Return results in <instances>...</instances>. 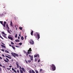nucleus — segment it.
Returning a JSON list of instances; mask_svg holds the SVG:
<instances>
[{"mask_svg": "<svg viewBox=\"0 0 73 73\" xmlns=\"http://www.w3.org/2000/svg\"><path fill=\"white\" fill-rule=\"evenodd\" d=\"M50 70H53V71L56 70V66L54 64H52V65H50Z\"/></svg>", "mask_w": 73, "mask_h": 73, "instance_id": "nucleus-1", "label": "nucleus"}, {"mask_svg": "<svg viewBox=\"0 0 73 73\" xmlns=\"http://www.w3.org/2000/svg\"><path fill=\"white\" fill-rule=\"evenodd\" d=\"M35 36L36 38L37 37V36H38V39L40 38V33H35L34 35Z\"/></svg>", "mask_w": 73, "mask_h": 73, "instance_id": "nucleus-2", "label": "nucleus"}, {"mask_svg": "<svg viewBox=\"0 0 73 73\" xmlns=\"http://www.w3.org/2000/svg\"><path fill=\"white\" fill-rule=\"evenodd\" d=\"M11 54L15 57V58H16V57H18L19 56V55L17 54H16L15 53L11 52Z\"/></svg>", "mask_w": 73, "mask_h": 73, "instance_id": "nucleus-3", "label": "nucleus"}, {"mask_svg": "<svg viewBox=\"0 0 73 73\" xmlns=\"http://www.w3.org/2000/svg\"><path fill=\"white\" fill-rule=\"evenodd\" d=\"M31 51H32L31 48H30L29 50H28V51L27 52H26V56H28V54H30V53H31V52H31Z\"/></svg>", "mask_w": 73, "mask_h": 73, "instance_id": "nucleus-4", "label": "nucleus"}, {"mask_svg": "<svg viewBox=\"0 0 73 73\" xmlns=\"http://www.w3.org/2000/svg\"><path fill=\"white\" fill-rule=\"evenodd\" d=\"M30 44H31L32 45H33L34 44V41L33 40V39H31L30 40Z\"/></svg>", "mask_w": 73, "mask_h": 73, "instance_id": "nucleus-5", "label": "nucleus"}, {"mask_svg": "<svg viewBox=\"0 0 73 73\" xmlns=\"http://www.w3.org/2000/svg\"><path fill=\"white\" fill-rule=\"evenodd\" d=\"M16 64L17 66V68H19V63L17 62H16Z\"/></svg>", "mask_w": 73, "mask_h": 73, "instance_id": "nucleus-6", "label": "nucleus"}, {"mask_svg": "<svg viewBox=\"0 0 73 73\" xmlns=\"http://www.w3.org/2000/svg\"><path fill=\"white\" fill-rule=\"evenodd\" d=\"M16 64L17 66V68H19V63L17 62H16Z\"/></svg>", "mask_w": 73, "mask_h": 73, "instance_id": "nucleus-7", "label": "nucleus"}, {"mask_svg": "<svg viewBox=\"0 0 73 73\" xmlns=\"http://www.w3.org/2000/svg\"><path fill=\"white\" fill-rule=\"evenodd\" d=\"M8 38H9V39H10V40H12V41L13 40V38H12V37L11 36H9L8 37Z\"/></svg>", "mask_w": 73, "mask_h": 73, "instance_id": "nucleus-8", "label": "nucleus"}, {"mask_svg": "<svg viewBox=\"0 0 73 73\" xmlns=\"http://www.w3.org/2000/svg\"><path fill=\"white\" fill-rule=\"evenodd\" d=\"M16 42H19L20 41V40L19 39H16L15 40Z\"/></svg>", "mask_w": 73, "mask_h": 73, "instance_id": "nucleus-9", "label": "nucleus"}, {"mask_svg": "<svg viewBox=\"0 0 73 73\" xmlns=\"http://www.w3.org/2000/svg\"><path fill=\"white\" fill-rule=\"evenodd\" d=\"M10 25L11 27H13V25H12V21H11Z\"/></svg>", "mask_w": 73, "mask_h": 73, "instance_id": "nucleus-10", "label": "nucleus"}, {"mask_svg": "<svg viewBox=\"0 0 73 73\" xmlns=\"http://www.w3.org/2000/svg\"><path fill=\"white\" fill-rule=\"evenodd\" d=\"M33 31H32L31 32V34L32 36H33Z\"/></svg>", "mask_w": 73, "mask_h": 73, "instance_id": "nucleus-11", "label": "nucleus"}, {"mask_svg": "<svg viewBox=\"0 0 73 73\" xmlns=\"http://www.w3.org/2000/svg\"><path fill=\"white\" fill-rule=\"evenodd\" d=\"M1 46L2 47V48H6L5 46L3 44H1Z\"/></svg>", "mask_w": 73, "mask_h": 73, "instance_id": "nucleus-12", "label": "nucleus"}, {"mask_svg": "<svg viewBox=\"0 0 73 73\" xmlns=\"http://www.w3.org/2000/svg\"><path fill=\"white\" fill-rule=\"evenodd\" d=\"M22 69L24 72H25V69H24V68H22Z\"/></svg>", "mask_w": 73, "mask_h": 73, "instance_id": "nucleus-13", "label": "nucleus"}, {"mask_svg": "<svg viewBox=\"0 0 73 73\" xmlns=\"http://www.w3.org/2000/svg\"><path fill=\"white\" fill-rule=\"evenodd\" d=\"M3 60L5 62H9L8 61L5 59H4Z\"/></svg>", "mask_w": 73, "mask_h": 73, "instance_id": "nucleus-14", "label": "nucleus"}, {"mask_svg": "<svg viewBox=\"0 0 73 73\" xmlns=\"http://www.w3.org/2000/svg\"><path fill=\"white\" fill-rule=\"evenodd\" d=\"M7 31L9 33V34H11V32H10V31H9V29L7 30Z\"/></svg>", "mask_w": 73, "mask_h": 73, "instance_id": "nucleus-15", "label": "nucleus"}, {"mask_svg": "<svg viewBox=\"0 0 73 73\" xmlns=\"http://www.w3.org/2000/svg\"><path fill=\"white\" fill-rule=\"evenodd\" d=\"M5 51L6 53H9V52L7 50H5Z\"/></svg>", "mask_w": 73, "mask_h": 73, "instance_id": "nucleus-16", "label": "nucleus"}, {"mask_svg": "<svg viewBox=\"0 0 73 73\" xmlns=\"http://www.w3.org/2000/svg\"><path fill=\"white\" fill-rule=\"evenodd\" d=\"M12 47L13 48L14 50H15V47L12 46Z\"/></svg>", "mask_w": 73, "mask_h": 73, "instance_id": "nucleus-17", "label": "nucleus"}, {"mask_svg": "<svg viewBox=\"0 0 73 73\" xmlns=\"http://www.w3.org/2000/svg\"><path fill=\"white\" fill-rule=\"evenodd\" d=\"M21 39L22 40H24V37H23V36H22L21 37Z\"/></svg>", "mask_w": 73, "mask_h": 73, "instance_id": "nucleus-18", "label": "nucleus"}, {"mask_svg": "<svg viewBox=\"0 0 73 73\" xmlns=\"http://www.w3.org/2000/svg\"><path fill=\"white\" fill-rule=\"evenodd\" d=\"M2 25H3V26L4 27V28H5V24H4L3 23Z\"/></svg>", "mask_w": 73, "mask_h": 73, "instance_id": "nucleus-19", "label": "nucleus"}, {"mask_svg": "<svg viewBox=\"0 0 73 73\" xmlns=\"http://www.w3.org/2000/svg\"><path fill=\"white\" fill-rule=\"evenodd\" d=\"M19 28V29H20V30H22V29H23L22 27H20Z\"/></svg>", "mask_w": 73, "mask_h": 73, "instance_id": "nucleus-20", "label": "nucleus"}, {"mask_svg": "<svg viewBox=\"0 0 73 73\" xmlns=\"http://www.w3.org/2000/svg\"><path fill=\"white\" fill-rule=\"evenodd\" d=\"M20 70V72L21 73H23V70Z\"/></svg>", "mask_w": 73, "mask_h": 73, "instance_id": "nucleus-21", "label": "nucleus"}, {"mask_svg": "<svg viewBox=\"0 0 73 73\" xmlns=\"http://www.w3.org/2000/svg\"><path fill=\"white\" fill-rule=\"evenodd\" d=\"M37 57V55H34V58H35V57Z\"/></svg>", "mask_w": 73, "mask_h": 73, "instance_id": "nucleus-22", "label": "nucleus"}, {"mask_svg": "<svg viewBox=\"0 0 73 73\" xmlns=\"http://www.w3.org/2000/svg\"><path fill=\"white\" fill-rule=\"evenodd\" d=\"M22 68H21V67L20 66H19V69H20V70H21V69Z\"/></svg>", "mask_w": 73, "mask_h": 73, "instance_id": "nucleus-23", "label": "nucleus"}, {"mask_svg": "<svg viewBox=\"0 0 73 73\" xmlns=\"http://www.w3.org/2000/svg\"><path fill=\"white\" fill-rule=\"evenodd\" d=\"M32 73H35V71H34V70H32Z\"/></svg>", "mask_w": 73, "mask_h": 73, "instance_id": "nucleus-24", "label": "nucleus"}, {"mask_svg": "<svg viewBox=\"0 0 73 73\" xmlns=\"http://www.w3.org/2000/svg\"><path fill=\"white\" fill-rule=\"evenodd\" d=\"M15 38H17V34H16V35H15Z\"/></svg>", "mask_w": 73, "mask_h": 73, "instance_id": "nucleus-25", "label": "nucleus"}, {"mask_svg": "<svg viewBox=\"0 0 73 73\" xmlns=\"http://www.w3.org/2000/svg\"><path fill=\"white\" fill-rule=\"evenodd\" d=\"M0 23L1 24H2V25L3 24V21H0Z\"/></svg>", "mask_w": 73, "mask_h": 73, "instance_id": "nucleus-26", "label": "nucleus"}, {"mask_svg": "<svg viewBox=\"0 0 73 73\" xmlns=\"http://www.w3.org/2000/svg\"><path fill=\"white\" fill-rule=\"evenodd\" d=\"M35 72L36 73H38V71L37 70H35Z\"/></svg>", "mask_w": 73, "mask_h": 73, "instance_id": "nucleus-27", "label": "nucleus"}, {"mask_svg": "<svg viewBox=\"0 0 73 73\" xmlns=\"http://www.w3.org/2000/svg\"><path fill=\"white\" fill-rule=\"evenodd\" d=\"M17 73H20V71H19V70H17Z\"/></svg>", "mask_w": 73, "mask_h": 73, "instance_id": "nucleus-28", "label": "nucleus"}, {"mask_svg": "<svg viewBox=\"0 0 73 73\" xmlns=\"http://www.w3.org/2000/svg\"><path fill=\"white\" fill-rule=\"evenodd\" d=\"M11 42V44H12V45H14V43L13 42Z\"/></svg>", "mask_w": 73, "mask_h": 73, "instance_id": "nucleus-29", "label": "nucleus"}, {"mask_svg": "<svg viewBox=\"0 0 73 73\" xmlns=\"http://www.w3.org/2000/svg\"><path fill=\"white\" fill-rule=\"evenodd\" d=\"M2 33L3 34V35H5V33H4V31L2 32Z\"/></svg>", "mask_w": 73, "mask_h": 73, "instance_id": "nucleus-30", "label": "nucleus"}, {"mask_svg": "<svg viewBox=\"0 0 73 73\" xmlns=\"http://www.w3.org/2000/svg\"><path fill=\"white\" fill-rule=\"evenodd\" d=\"M19 44L21 45H22V43H20Z\"/></svg>", "mask_w": 73, "mask_h": 73, "instance_id": "nucleus-31", "label": "nucleus"}, {"mask_svg": "<svg viewBox=\"0 0 73 73\" xmlns=\"http://www.w3.org/2000/svg\"><path fill=\"white\" fill-rule=\"evenodd\" d=\"M6 60H7V61H8H8H9V59H8V58H6Z\"/></svg>", "mask_w": 73, "mask_h": 73, "instance_id": "nucleus-32", "label": "nucleus"}, {"mask_svg": "<svg viewBox=\"0 0 73 73\" xmlns=\"http://www.w3.org/2000/svg\"><path fill=\"white\" fill-rule=\"evenodd\" d=\"M29 73H32V71H31V70H29Z\"/></svg>", "mask_w": 73, "mask_h": 73, "instance_id": "nucleus-33", "label": "nucleus"}, {"mask_svg": "<svg viewBox=\"0 0 73 73\" xmlns=\"http://www.w3.org/2000/svg\"><path fill=\"white\" fill-rule=\"evenodd\" d=\"M28 62H31V60H29Z\"/></svg>", "mask_w": 73, "mask_h": 73, "instance_id": "nucleus-34", "label": "nucleus"}, {"mask_svg": "<svg viewBox=\"0 0 73 73\" xmlns=\"http://www.w3.org/2000/svg\"><path fill=\"white\" fill-rule=\"evenodd\" d=\"M0 38H1L3 40L4 39V38H3V37H1V36H0Z\"/></svg>", "mask_w": 73, "mask_h": 73, "instance_id": "nucleus-35", "label": "nucleus"}, {"mask_svg": "<svg viewBox=\"0 0 73 73\" xmlns=\"http://www.w3.org/2000/svg\"><path fill=\"white\" fill-rule=\"evenodd\" d=\"M25 62H26L27 64H28V62L26 60H25Z\"/></svg>", "mask_w": 73, "mask_h": 73, "instance_id": "nucleus-36", "label": "nucleus"}, {"mask_svg": "<svg viewBox=\"0 0 73 73\" xmlns=\"http://www.w3.org/2000/svg\"><path fill=\"white\" fill-rule=\"evenodd\" d=\"M31 61H32V60H33V58H31Z\"/></svg>", "mask_w": 73, "mask_h": 73, "instance_id": "nucleus-37", "label": "nucleus"}, {"mask_svg": "<svg viewBox=\"0 0 73 73\" xmlns=\"http://www.w3.org/2000/svg\"><path fill=\"white\" fill-rule=\"evenodd\" d=\"M40 60L39 59L38 61V62H40Z\"/></svg>", "mask_w": 73, "mask_h": 73, "instance_id": "nucleus-38", "label": "nucleus"}, {"mask_svg": "<svg viewBox=\"0 0 73 73\" xmlns=\"http://www.w3.org/2000/svg\"><path fill=\"white\" fill-rule=\"evenodd\" d=\"M24 53H25L27 54V53H26V51H25L24 50Z\"/></svg>", "mask_w": 73, "mask_h": 73, "instance_id": "nucleus-39", "label": "nucleus"}, {"mask_svg": "<svg viewBox=\"0 0 73 73\" xmlns=\"http://www.w3.org/2000/svg\"><path fill=\"white\" fill-rule=\"evenodd\" d=\"M14 72H15V73H17V72H16V71L15 70H14Z\"/></svg>", "mask_w": 73, "mask_h": 73, "instance_id": "nucleus-40", "label": "nucleus"}, {"mask_svg": "<svg viewBox=\"0 0 73 73\" xmlns=\"http://www.w3.org/2000/svg\"><path fill=\"white\" fill-rule=\"evenodd\" d=\"M6 26L7 27H9V26H8V24H7L6 25Z\"/></svg>", "mask_w": 73, "mask_h": 73, "instance_id": "nucleus-41", "label": "nucleus"}, {"mask_svg": "<svg viewBox=\"0 0 73 73\" xmlns=\"http://www.w3.org/2000/svg\"><path fill=\"white\" fill-rule=\"evenodd\" d=\"M2 56H3V57H5V56H4V55L3 54H2Z\"/></svg>", "mask_w": 73, "mask_h": 73, "instance_id": "nucleus-42", "label": "nucleus"}, {"mask_svg": "<svg viewBox=\"0 0 73 73\" xmlns=\"http://www.w3.org/2000/svg\"><path fill=\"white\" fill-rule=\"evenodd\" d=\"M42 69H40V72H42Z\"/></svg>", "mask_w": 73, "mask_h": 73, "instance_id": "nucleus-43", "label": "nucleus"}, {"mask_svg": "<svg viewBox=\"0 0 73 73\" xmlns=\"http://www.w3.org/2000/svg\"><path fill=\"white\" fill-rule=\"evenodd\" d=\"M1 50H2V51H3V52H4V49H1Z\"/></svg>", "mask_w": 73, "mask_h": 73, "instance_id": "nucleus-44", "label": "nucleus"}, {"mask_svg": "<svg viewBox=\"0 0 73 73\" xmlns=\"http://www.w3.org/2000/svg\"><path fill=\"white\" fill-rule=\"evenodd\" d=\"M7 23L5 21L4 22V24H5Z\"/></svg>", "mask_w": 73, "mask_h": 73, "instance_id": "nucleus-45", "label": "nucleus"}, {"mask_svg": "<svg viewBox=\"0 0 73 73\" xmlns=\"http://www.w3.org/2000/svg\"><path fill=\"white\" fill-rule=\"evenodd\" d=\"M35 61H37V59H36V58H35Z\"/></svg>", "mask_w": 73, "mask_h": 73, "instance_id": "nucleus-46", "label": "nucleus"}, {"mask_svg": "<svg viewBox=\"0 0 73 73\" xmlns=\"http://www.w3.org/2000/svg\"><path fill=\"white\" fill-rule=\"evenodd\" d=\"M8 58H9V59H11V57H9V56Z\"/></svg>", "mask_w": 73, "mask_h": 73, "instance_id": "nucleus-47", "label": "nucleus"}, {"mask_svg": "<svg viewBox=\"0 0 73 73\" xmlns=\"http://www.w3.org/2000/svg\"><path fill=\"white\" fill-rule=\"evenodd\" d=\"M7 69L8 70H10L9 69V68H7Z\"/></svg>", "mask_w": 73, "mask_h": 73, "instance_id": "nucleus-48", "label": "nucleus"}, {"mask_svg": "<svg viewBox=\"0 0 73 73\" xmlns=\"http://www.w3.org/2000/svg\"><path fill=\"white\" fill-rule=\"evenodd\" d=\"M5 56L6 57H7V58H8V57H9V56Z\"/></svg>", "mask_w": 73, "mask_h": 73, "instance_id": "nucleus-49", "label": "nucleus"}, {"mask_svg": "<svg viewBox=\"0 0 73 73\" xmlns=\"http://www.w3.org/2000/svg\"><path fill=\"white\" fill-rule=\"evenodd\" d=\"M12 70L13 71L15 70L13 68H12Z\"/></svg>", "mask_w": 73, "mask_h": 73, "instance_id": "nucleus-50", "label": "nucleus"}, {"mask_svg": "<svg viewBox=\"0 0 73 73\" xmlns=\"http://www.w3.org/2000/svg\"><path fill=\"white\" fill-rule=\"evenodd\" d=\"M31 58H33V56H31Z\"/></svg>", "mask_w": 73, "mask_h": 73, "instance_id": "nucleus-51", "label": "nucleus"}, {"mask_svg": "<svg viewBox=\"0 0 73 73\" xmlns=\"http://www.w3.org/2000/svg\"><path fill=\"white\" fill-rule=\"evenodd\" d=\"M1 70V67H0V71Z\"/></svg>", "mask_w": 73, "mask_h": 73, "instance_id": "nucleus-52", "label": "nucleus"}, {"mask_svg": "<svg viewBox=\"0 0 73 73\" xmlns=\"http://www.w3.org/2000/svg\"><path fill=\"white\" fill-rule=\"evenodd\" d=\"M18 38L19 40H20V37H19V36L18 37Z\"/></svg>", "mask_w": 73, "mask_h": 73, "instance_id": "nucleus-53", "label": "nucleus"}, {"mask_svg": "<svg viewBox=\"0 0 73 73\" xmlns=\"http://www.w3.org/2000/svg\"><path fill=\"white\" fill-rule=\"evenodd\" d=\"M0 66H1V67H2V65L1 64H0Z\"/></svg>", "mask_w": 73, "mask_h": 73, "instance_id": "nucleus-54", "label": "nucleus"}, {"mask_svg": "<svg viewBox=\"0 0 73 73\" xmlns=\"http://www.w3.org/2000/svg\"><path fill=\"white\" fill-rule=\"evenodd\" d=\"M15 47H17V48H18L19 47V46H15Z\"/></svg>", "mask_w": 73, "mask_h": 73, "instance_id": "nucleus-55", "label": "nucleus"}, {"mask_svg": "<svg viewBox=\"0 0 73 73\" xmlns=\"http://www.w3.org/2000/svg\"><path fill=\"white\" fill-rule=\"evenodd\" d=\"M7 28L8 29H9V27H7Z\"/></svg>", "mask_w": 73, "mask_h": 73, "instance_id": "nucleus-56", "label": "nucleus"}, {"mask_svg": "<svg viewBox=\"0 0 73 73\" xmlns=\"http://www.w3.org/2000/svg\"><path fill=\"white\" fill-rule=\"evenodd\" d=\"M37 56H38V57H39V55H38V54H37Z\"/></svg>", "mask_w": 73, "mask_h": 73, "instance_id": "nucleus-57", "label": "nucleus"}, {"mask_svg": "<svg viewBox=\"0 0 73 73\" xmlns=\"http://www.w3.org/2000/svg\"><path fill=\"white\" fill-rule=\"evenodd\" d=\"M13 59H12L11 60V62H13Z\"/></svg>", "mask_w": 73, "mask_h": 73, "instance_id": "nucleus-58", "label": "nucleus"}, {"mask_svg": "<svg viewBox=\"0 0 73 73\" xmlns=\"http://www.w3.org/2000/svg\"><path fill=\"white\" fill-rule=\"evenodd\" d=\"M29 57H31V56L30 55H29Z\"/></svg>", "mask_w": 73, "mask_h": 73, "instance_id": "nucleus-59", "label": "nucleus"}, {"mask_svg": "<svg viewBox=\"0 0 73 73\" xmlns=\"http://www.w3.org/2000/svg\"><path fill=\"white\" fill-rule=\"evenodd\" d=\"M12 66H9L10 68H11V67H12Z\"/></svg>", "mask_w": 73, "mask_h": 73, "instance_id": "nucleus-60", "label": "nucleus"}, {"mask_svg": "<svg viewBox=\"0 0 73 73\" xmlns=\"http://www.w3.org/2000/svg\"><path fill=\"white\" fill-rule=\"evenodd\" d=\"M9 46H12L11 44H9Z\"/></svg>", "mask_w": 73, "mask_h": 73, "instance_id": "nucleus-61", "label": "nucleus"}, {"mask_svg": "<svg viewBox=\"0 0 73 73\" xmlns=\"http://www.w3.org/2000/svg\"><path fill=\"white\" fill-rule=\"evenodd\" d=\"M0 59H2V58H1V57H0Z\"/></svg>", "mask_w": 73, "mask_h": 73, "instance_id": "nucleus-62", "label": "nucleus"}, {"mask_svg": "<svg viewBox=\"0 0 73 73\" xmlns=\"http://www.w3.org/2000/svg\"><path fill=\"white\" fill-rule=\"evenodd\" d=\"M26 36H25V40H26Z\"/></svg>", "mask_w": 73, "mask_h": 73, "instance_id": "nucleus-63", "label": "nucleus"}, {"mask_svg": "<svg viewBox=\"0 0 73 73\" xmlns=\"http://www.w3.org/2000/svg\"><path fill=\"white\" fill-rule=\"evenodd\" d=\"M15 69H17V68H15Z\"/></svg>", "mask_w": 73, "mask_h": 73, "instance_id": "nucleus-64", "label": "nucleus"}]
</instances>
